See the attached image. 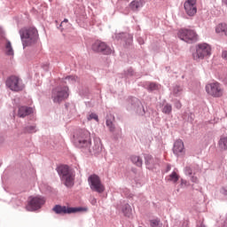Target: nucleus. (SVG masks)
Here are the masks:
<instances>
[{
  "instance_id": "58836bf2",
  "label": "nucleus",
  "mask_w": 227,
  "mask_h": 227,
  "mask_svg": "<svg viewBox=\"0 0 227 227\" xmlns=\"http://www.w3.org/2000/svg\"><path fill=\"white\" fill-rule=\"evenodd\" d=\"M64 22H68V20H67V19H66V20H64Z\"/></svg>"
},
{
  "instance_id": "39448f33",
  "label": "nucleus",
  "mask_w": 227,
  "mask_h": 227,
  "mask_svg": "<svg viewBox=\"0 0 227 227\" xmlns=\"http://www.w3.org/2000/svg\"><path fill=\"white\" fill-rule=\"evenodd\" d=\"M206 91L207 95H210V97H214L215 98H221V97L224 95V89H223L221 83L217 82L207 83L206 85Z\"/></svg>"
},
{
  "instance_id": "2eb2a0df",
  "label": "nucleus",
  "mask_w": 227,
  "mask_h": 227,
  "mask_svg": "<svg viewBox=\"0 0 227 227\" xmlns=\"http://www.w3.org/2000/svg\"><path fill=\"white\" fill-rule=\"evenodd\" d=\"M184 141H182L181 139L176 140L174 143V147H173V152L175 153V155H181V153H184Z\"/></svg>"
},
{
  "instance_id": "412c9836",
  "label": "nucleus",
  "mask_w": 227,
  "mask_h": 227,
  "mask_svg": "<svg viewBox=\"0 0 227 227\" xmlns=\"http://www.w3.org/2000/svg\"><path fill=\"white\" fill-rule=\"evenodd\" d=\"M5 54H7V56H13V47H12V43L10 41H6Z\"/></svg>"
},
{
  "instance_id": "e433bc0d",
  "label": "nucleus",
  "mask_w": 227,
  "mask_h": 227,
  "mask_svg": "<svg viewBox=\"0 0 227 227\" xmlns=\"http://www.w3.org/2000/svg\"><path fill=\"white\" fill-rule=\"evenodd\" d=\"M91 205H97V199L93 198L90 201Z\"/></svg>"
},
{
  "instance_id": "4c0bfd02",
  "label": "nucleus",
  "mask_w": 227,
  "mask_h": 227,
  "mask_svg": "<svg viewBox=\"0 0 227 227\" xmlns=\"http://www.w3.org/2000/svg\"><path fill=\"white\" fill-rule=\"evenodd\" d=\"M222 1H223V4H226V6H227V0H222Z\"/></svg>"
},
{
  "instance_id": "9b49d317",
  "label": "nucleus",
  "mask_w": 227,
  "mask_h": 227,
  "mask_svg": "<svg viewBox=\"0 0 227 227\" xmlns=\"http://www.w3.org/2000/svg\"><path fill=\"white\" fill-rule=\"evenodd\" d=\"M86 207H68L67 206L57 205L53 207L55 214H77V212H86Z\"/></svg>"
},
{
  "instance_id": "5701e85b",
  "label": "nucleus",
  "mask_w": 227,
  "mask_h": 227,
  "mask_svg": "<svg viewBox=\"0 0 227 227\" xmlns=\"http://www.w3.org/2000/svg\"><path fill=\"white\" fill-rule=\"evenodd\" d=\"M180 176H178V174H176V172H172L169 176H168V180L170 182H174V184H176V182H178Z\"/></svg>"
},
{
  "instance_id": "a878e982",
  "label": "nucleus",
  "mask_w": 227,
  "mask_h": 227,
  "mask_svg": "<svg viewBox=\"0 0 227 227\" xmlns=\"http://www.w3.org/2000/svg\"><path fill=\"white\" fill-rule=\"evenodd\" d=\"M148 89L150 90V91H155L156 90H159V84H157L155 82H151L149 84Z\"/></svg>"
},
{
  "instance_id": "c9c22d12",
  "label": "nucleus",
  "mask_w": 227,
  "mask_h": 227,
  "mask_svg": "<svg viewBox=\"0 0 227 227\" xmlns=\"http://www.w3.org/2000/svg\"><path fill=\"white\" fill-rule=\"evenodd\" d=\"M222 58H223V59H227V51H223V53H222Z\"/></svg>"
},
{
  "instance_id": "ddd939ff",
  "label": "nucleus",
  "mask_w": 227,
  "mask_h": 227,
  "mask_svg": "<svg viewBox=\"0 0 227 227\" xmlns=\"http://www.w3.org/2000/svg\"><path fill=\"white\" fill-rule=\"evenodd\" d=\"M184 10L189 15V17H194L198 12V8L196 7V0H187L184 2Z\"/></svg>"
},
{
  "instance_id": "f03ea898",
  "label": "nucleus",
  "mask_w": 227,
  "mask_h": 227,
  "mask_svg": "<svg viewBox=\"0 0 227 227\" xmlns=\"http://www.w3.org/2000/svg\"><path fill=\"white\" fill-rule=\"evenodd\" d=\"M20 38L23 47L35 45L38 42V30L35 27H29L20 32Z\"/></svg>"
},
{
  "instance_id": "9d476101",
  "label": "nucleus",
  "mask_w": 227,
  "mask_h": 227,
  "mask_svg": "<svg viewBox=\"0 0 227 227\" xmlns=\"http://www.w3.org/2000/svg\"><path fill=\"white\" fill-rule=\"evenodd\" d=\"M45 204V199L43 197H30L28 200V204L27 206V210L29 212H35V210H38L42 208V206Z\"/></svg>"
},
{
  "instance_id": "393cba45",
  "label": "nucleus",
  "mask_w": 227,
  "mask_h": 227,
  "mask_svg": "<svg viewBox=\"0 0 227 227\" xmlns=\"http://www.w3.org/2000/svg\"><path fill=\"white\" fill-rule=\"evenodd\" d=\"M151 227H162V223L159 219H153L150 221Z\"/></svg>"
},
{
  "instance_id": "6e6552de",
  "label": "nucleus",
  "mask_w": 227,
  "mask_h": 227,
  "mask_svg": "<svg viewBox=\"0 0 227 227\" xmlns=\"http://www.w3.org/2000/svg\"><path fill=\"white\" fill-rule=\"evenodd\" d=\"M88 182L91 191H94V192H98L99 194H102V192L106 191V186L104 185V184H102V181L98 175H90L88 178Z\"/></svg>"
},
{
  "instance_id": "2f4dec72",
  "label": "nucleus",
  "mask_w": 227,
  "mask_h": 227,
  "mask_svg": "<svg viewBox=\"0 0 227 227\" xmlns=\"http://www.w3.org/2000/svg\"><path fill=\"white\" fill-rule=\"evenodd\" d=\"M65 82H75V76H67L66 77Z\"/></svg>"
},
{
  "instance_id": "6ab92c4d",
  "label": "nucleus",
  "mask_w": 227,
  "mask_h": 227,
  "mask_svg": "<svg viewBox=\"0 0 227 227\" xmlns=\"http://www.w3.org/2000/svg\"><path fill=\"white\" fill-rule=\"evenodd\" d=\"M218 146L220 150H227V137L226 136H222L219 142H218Z\"/></svg>"
},
{
  "instance_id": "dca6fc26",
  "label": "nucleus",
  "mask_w": 227,
  "mask_h": 227,
  "mask_svg": "<svg viewBox=\"0 0 227 227\" xmlns=\"http://www.w3.org/2000/svg\"><path fill=\"white\" fill-rule=\"evenodd\" d=\"M215 31L218 35H224L227 36V24L226 23H220L216 26Z\"/></svg>"
},
{
  "instance_id": "a211bd4d",
  "label": "nucleus",
  "mask_w": 227,
  "mask_h": 227,
  "mask_svg": "<svg viewBox=\"0 0 227 227\" xmlns=\"http://www.w3.org/2000/svg\"><path fill=\"white\" fill-rule=\"evenodd\" d=\"M121 212L126 217H132V207L129 204L122 206Z\"/></svg>"
},
{
  "instance_id": "aec40b11",
  "label": "nucleus",
  "mask_w": 227,
  "mask_h": 227,
  "mask_svg": "<svg viewBox=\"0 0 227 227\" xmlns=\"http://www.w3.org/2000/svg\"><path fill=\"white\" fill-rule=\"evenodd\" d=\"M143 6V2L134 0L130 3L129 7L133 10V12H136V10H139Z\"/></svg>"
},
{
  "instance_id": "f3484780",
  "label": "nucleus",
  "mask_w": 227,
  "mask_h": 227,
  "mask_svg": "<svg viewBox=\"0 0 227 227\" xmlns=\"http://www.w3.org/2000/svg\"><path fill=\"white\" fill-rule=\"evenodd\" d=\"M90 152L92 153H100V152H102V143L100 140L94 141V145L92 146V149H90Z\"/></svg>"
},
{
  "instance_id": "b1692460",
  "label": "nucleus",
  "mask_w": 227,
  "mask_h": 227,
  "mask_svg": "<svg viewBox=\"0 0 227 227\" xmlns=\"http://www.w3.org/2000/svg\"><path fill=\"white\" fill-rule=\"evenodd\" d=\"M173 111V106L169 104H166L162 108V113L164 114H171V112Z\"/></svg>"
},
{
  "instance_id": "7c9ffc66",
  "label": "nucleus",
  "mask_w": 227,
  "mask_h": 227,
  "mask_svg": "<svg viewBox=\"0 0 227 227\" xmlns=\"http://www.w3.org/2000/svg\"><path fill=\"white\" fill-rule=\"evenodd\" d=\"M106 125L110 129L111 132H114V126L113 125V121L106 120Z\"/></svg>"
},
{
  "instance_id": "f257e3e1",
  "label": "nucleus",
  "mask_w": 227,
  "mask_h": 227,
  "mask_svg": "<svg viewBox=\"0 0 227 227\" xmlns=\"http://www.w3.org/2000/svg\"><path fill=\"white\" fill-rule=\"evenodd\" d=\"M74 142L78 148L91 146V135L87 129H77L74 134Z\"/></svg>"
},
{
  "instance_id": "bb28decb",
  "label": "nucleus",
  "mask_w": 227,
  "mask_h": 227,
  "mask_svg": "<svg viewBox=\"0 0 227 227\" xmlns=\"http://www.w3.org/2000/svg\"><path fill=\"white\" fill-rule=\"evenodd\" d=\"M145 164L147 166H152V164H153V158L150 155L145 156Z\"/></svg>"
},
{
  "instance_id": "c85d7f7f",
  "label": "nucleus",
  "mask_w": 227,
  "mask_h": 227,
  "mask_svg": "<svg viewBox=\"0 0 227 227\" xmlns=\"http://www.w3.org/2000/svg\"><path fill=\"white\" fill-rule=\"evenodd\" d=\"M173 93H174V95H176V96L180 95V93H182L181 87L180 86L174 87Z\"/></svg>"
},
{
  "instance_id": "0eeeda50",
  "label": "nucleus",
  "mask_w": 227,
  "mask_h": 227,
  "mask_svg": "<svg viewBox=\"0 0 227 227\" xmlns=\"http://www.w3.org/2000/svg\"><path fill=\"white\" fill-rule=\"evenodd\" d=\"M178 37L180 40H183V42H186V43H194V42H198V34L196 31L189 28L180 29Z\"/></svg>"
},
{
  "instance_id": "4468645a",
  "label": "nucleus",
  "mask_w": 227,
  "mask_h": 227,
  "mask_svg": "<svg viewBox=\"0 0 227 227\" xmlns=\"http://www.w3.org/2000/svg\"><path fill=\"white\" fill-rule=\"evenodd\" d=\"M29 114H33V108L29 106H20L18 109V116L20 118H26V116H29Z\"/></svg>"
},
{
  "instance_id": "4be33fe9",
  "label": "nucleus",
  "mask_w": 227,
  "mask_h": 227,
  "mask_svg": "<svg viewBox=\"0 0 227 227\" xmlns=\"http://www.w3.org/2000/svg\"><path fill=\"white\" fill-rule=\"evenodd\" d=\"M131 161L133 162V164H136V166H138V168H141V166H143V160H141L139 156H131Z\"/></svg>"
},
{
  "instance_id": "72a5a7b5",
  "label": "nucleus",
  "mask_w": 227,
  "mask_h": 227,
  "mask_svg": "<svg viewBox=\"0 0 227 227\" xmlns=\"http://www.w3.org/2000/svg\"><path fill=\"white\" fill-rule=\"evenodd\" d=\"M191 180H192V182H193V184H198V182H199L198 176H192L191 177Z\"/></svg>"
},
{
  "instance_id": "c756f323",
  "label": "nucleus",
  "mask_w": 227,
  "mask_h": 227,
  "mask_svg": "<svg viewBox=\"0 0 227 227\" xmlns=\"http://www.w3.org/2000/svg\"><path fill=\"white\" fill-rule=\"evenodd\" d=\"M26 132H29L33 134V132H36V126H28L26 128Z\"/></svg>"
},
{
  "instance_id": "cd10ccee",
  "label": "nucleus",
  "mask_w": 227,
  "mask_h": 227,
  "mask_svg": "<svg viewBox=\"0 0 227 227\" xmlns=\"http://www.w3.org/2000/svg\"><path fill=\"white\" fill-rule=\"evenodd\" d=\"M88 121H91V120H95L96 121H98V115H97L96 114H90L88 117H87Z\"/></svg>"
},
{
  "instance_id": "1a4fd4ad",
  "label": "nucleus",
  "mask_w": 227,
  "mask_h": 227,
  "mask_svg": "<svg viewBox=\"0 0 227 227\" xmlns=\"http://www.w3.org/2000/svg\"><path fill=\"white\" fill-rule=\"evenodd\" d=\"M6 86L10 88L12 91H22L25 86L22 83V80L19 76L12 75L6 80Z\"/></svg>"
},
{
  "instance_id": "7ed1b4c3",
  "label": "nucleus",
  "mask_w": 227,
  "mask_h": 227,
  "mask_svg": "<svg viewBox=\"0 0 227 227\" xmlns=\"http://www.w3.org/2000/svg\"><path fill=\"white\" fill-rule=\"evenodd\" d=\"M212 54V48L207 43H200L196 46V51L192 53V58L195 61L205 59Z\"/></svg>"
},
{
  "instance_id": "f8f14e48",
  "label": "nucleus",
  "mask_w": 227,
  "mask_h": 227,
  "mask_svg": "<svg viewBox=\"0 0 227 227\" xmlns=\"http://www.w3.org/2000/svg\"><path fill=\"white\" fill-rule=\"evenodd\" d=\"M92 51H94V52H102V54H106V55L111 54V52H113V50H111V48L107 46L106 43L101 41H96L92 44Z\"/></svg>"
},
{
  "instance_id": "20e7f679",
  "label": "nucleus",
  "mask_w": 227,
  "mask_h": 227,
  "mask_svg": "<svg viewBox=\"0 0 227 227\" xmlns=\"http://www.w3.org/2000/svg\"><path fill=\"white\" fill-rule=\"evenodd\" d=\"M57 171L67 187L74 185V175L71 174L68 166H59Z\"/></svg>"
},
{
  "instance_id": "423d86ee",
  "label": "nucleus",
  "mask_w": 227,
  "mask_h": 227,
  "mask_svg": "<svg viewBox=\"0 0 227 227\" xmlns=\"http://www.w3.org/2000/svg\"><path fill=\"white\" fill-rule=\"evenodd\" d=\"M68 87H57L52 90L51 98L54 104H61L68 98Z\"/></svg>"
},
{
  "instance_id": "f704fd0d",
  "label": "nucleus",
  "mask_w": 227,
  "mask_h": 227,
  "mask_svg": "<svg viewBox=\"0 0 227 227\" xmlns=\"http://www.w3.org/2000/svg\"><path fill=\"white\" fill-rule=\"evenodd\" d=\"M176 109H181L182 108V103H180V101L176 103Z\"/></svg>"
},
{
  "instance_id": "473e14b6",
  "label": "nucleus",
  "mask_w": 227,
  "mask_h": 227,
  "mask_svg": "<svg viewBox=\"0 0 227 227\" xmlns=\"http://www.w3.org/2000/svg\"><path fill=\"white\" fill-rule=\"evenodd\" d=\"M185 175H188V176H191L192 175V168L191 167H186L184 169Z\"/></svg>"
}]
</instances>
